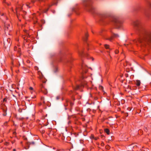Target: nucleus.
Returning <instances> with one entry per match:
<instances>
[{"label": "nucleus", "instance_id": "nucleus-1", "mask_svg": "<svg viewBox=\"0 0 151 151\" xmlns=\"http://www.w3.org/2000/svg\"><path fill=\"white\" fill-rule=\"evenodd\" d=\"M133 25L138 35V37L134 40V42L140 46L147 47L151 46V32L145 29L138 19L134 21Z\"/></svg>", "mask_w": 151, "mask_h": 151}, {"label": "nucleus", "instance_id": "nucleus-2", "mask_svg": "<svg viewBox=\"0 0 151 151\" xmlns=\"http://www.w3.org/2000/svg\"><path fill=\"white\" fill-rule=\"evenodd\" d=\"M101 22L104 24H113L116 28H119L122 27V22L117 17H113L107 12H104L97 14Z\"/></svg>", "mask_w": 151, "mask_h": 151}, {"label": "nucleus", "instance_id": "nucleus-3", "mask_svg": "<svg viewBox=\"0 0 151 151\" xmlns=\"http://www.w3.org/2000/svg\"><path fill=\"white\" fill-rule=\"evenodd\" d=\"M83 3L84 9L92 14L96 13L92 5L91 0H83Z\"/></svg>", "mask_w": 151, "mask_h": 151}, {"label": "nucleus", "instance_id": "nucleus-4", "mask_svg": "<svg viewBox=\"0 0 151 151\" xmlns=\"http://www.w3.org/2000/svg\"><path fill=\"white\" fill-rule=\"evenodd\" d=\"M87 71L88 68L84 64H82L81 66V70L80 71L82 79H84L86 77L84 76V73H86Z\"/></svg>", "mask_w": 151, "mask_h": 151}, {"label": "nucleus", "instance_id": "nucleus-5", "mask_svg": "<svg viewBox=\"0 0 151 151\" xmlns=\"http://www.w3.org/2000/svg\"><path fill=\"white\" fill-rule=\"evenodd\" d=\"M12 29V26L10 22H4V30L6 33L10 31Z\"/></svg>", "mask_w": 151, "mask_h": 151}, {"label": "nucleus", "instance_id": "nucleus-6", "mask_svg": "<svg viewBox=\"0 0 151 151\" xmlns=\"http://www.w3.org/2000/svg\"><path fill=\"white\" fill-rule=\"evenodd\" d=\"M45 0H31L32 3L35 2L36 4L38 6H40V4L42 6L44 5V3Z\"/></svg>", "mask_w": 151, "mask_h": 151}, {"label": "nucleus", "instance_id": "nucleus-7", "mask_svg": "<svg viewBox=\"0 0 151 151\" xmlns=\"http://www.w3.org/2000/svg\"><path fill=\"white\" fill-rule=\"evenodd\" d=\"M78 54L81 57L84 56H87L88 55V54L87 53H84L83 52V49L79 50L78 51Z\"/></svg>", "mask_w": 151, "mask_h": 151}, {"label": "nucleus", "instance_id": "nucleus-8", "mask_svg": "<svg viewBox=\"0 0 151 151\" xmlns=\"http://www.w3.org/2000/svg\"><path fill=\"white\" fill-rule=\"evenodd\" d=\"M22 7H20L18 8V9H16V12L17 15L18 14H22V12H23V13L24 14L26 13V12L25 11H22Z\"/></svg>", "mask_w": 151, "mask_h": 151}, {"label": "nucleus", "instance_id": "nucleus-9", "mask_svg": "<svg viewBox=\"0 0 151 151\" xmlns=\"http://www.w3.org/2000/svg\"><path fill=\"white\" fill-rule=\"evenodd\" d=\"M64 105L65 107L68 106L69 105H70L71 106H72L73 105V103L70 100L68 99L66 100L65 103Z\"/></svg>", "mask_w": 151, "mask_h": 151}, {"label": "nucleus", "instance_id": "nucleus-10", "mask_svg": "<svg viewBox=\"0 0 151 151\" xmlns=\"http://www.w3.org/2000/svg\"><path fill=\"white\" fill-rule=\"evenodd\" d=\"M119 37V35L117 34H115L111 32V37L109 38L108 39L110 41H111L112 39V38L114 37L117 38Z\"/></svg>", "mask_w": 151, "mask_h": 151}, {"label": "nucleus", "instance_id": "nucleus-11", "mask_svg": "<svg viewBox=\"0 0 151 151\" xmlns=\"http://www.w3.org/2000/svg\"><path fill=\"white\" fill-rule=\"evenodd\" d=\"M51 6V5L49 4L47 5L46 7L42 8V11L44 12H46L48 9V8Z\"/></svg>", "mask_w": 151, "mask_h": 151}, {"label": "nucleus", "instance_id": "nucleus-12", "mask_svg": "<svg viewBox=\"0 0 151 151\" xmlns=\"http://www.w3.org/2000/svg\"><path fill=\"white\" fill-rule=\"evenodd\" d=\"M142 12L143 14L144 15V16H145L147 18H149V14L147 12H146L145 10H144L143 12Z\"/></svg>", "mask_w": 151, "mask_h": 151}, {"label": "nucleus", "instance_id": "nucleus-13", "mask_svg": "<svg viewBox=\"0 0 151 151\" xmlns=\"http://www.w3.org/2000/svg\"><path fill=\"white\" fill-rule=\"evenodd\" d=\"M78 8L77 6H76L72 8V11L77 14V11L78 10Z\"/></svg>", "mask_w": 151, "mask_h": 151}, {"label": "nucleus", "instance_id": "nucleus-14", "mask_svg": "<svg viewBox=\"0 0 151 151\" xmlns=\"http://www.w3.org/2000/svg\"><path fill=\"white\" fill-rule=\"evenodd\" d=\"M42 88H41V91L45 94H47V90L43 87V86L42 85Z\"/></svg>", "mask_w": 151, "mask_h": 151}, {"label": "nucleus", "instance_id": "nucleus-15", "mask_svg": "<svg viewBox=\"0 0 151 151\" xmlns=\"http://www.w3.org/2000/svg\"><path fill=\"white\" fill-rule=\"evenodd\" d=\"M14 49L15 51H17L19 54L20 53V50L19 48L15 46L14 47Z\"/></svg>", "mask_w": 151, "mask_h": 151}, {"label": "nucleus", "instance_id": "nucleus-16", "mask_svg": "<svg viewBox=\"0 0 151 151\" xmlns=\"http://www.w3.org/2000/svg\"><path fill=\"white\" fill-rule=\"evenodd\" d=\"M140 83H141V82L140 81L138 80H137L136 81V85L137 86H140Z\"/></svg>", "mask_w": 151, "mask_h": 151}, {"label": "nucleus", "instance_id": "nucleus-17", "mask_svg": "<svg viewBox=\"0 0 151 151\" xmlns=\"http://www.w3.org/2000/svg\"><path fill=\"white\" fill-rule=\"evenodd\" d=\"M10 41V39L8 38L7 39V40L5 41H4V44H9Z\"/></svg>", "mask_w": 151, "mask_h": 151}, {"label": "nucleus", "instance_id": "nucleus-18", "mask_svg": "<svg viewBox=\"0 0 151 151\" xmlns=\"http://www.w3.org/2000/svg\"><path fill=\"white\" fill-rule=\"evenodd\" d=\"M105 131L107 134H109V130L108 129H105Z\"/></svg>", "mask_w": 151, "mask_h": 151}, {"label": "nucleus", "instance_id": "nucleus-19", "mask_svg": "<svg viewBox=\"0 0 151 151\" xmlns=\"http://www.w3.org/2000/svg\"><path fill=\"white\" fill-rule=\"evenodd\" d=\"M81 82L82 83L83 85H86L87 84V82L85 81L84 80H82L81 81Z\"/></svg>", "mask_w": 151, "mask_h": 151}, {"label": "nucleus", "instance_id": "nucleus-20", "mask_svg": "<svg viewBox=\"0 0 151 151\" xmlns=\"http://www.w3.org/2000/svg\"><path fill=\"white\" fill-rule=\"evenodd\" d=\"M104 47L106 49H110V48L109 47V46L107 44H105L104 45Z\"/></svg>", "mask_w": 151, "mask_h": 151}, {"label": "nucleus", "instance_id": "nucleus-21", "mask_svg": "<svg viewBox=\"0 0 151 151\" xmlns=\"http://www.w3.org/2000/svg\"><path fill=\"white\" fill-rule=\"evenodd\" d=\"M5 1L6 0H2V2L3 3L6 4L8 6H9L10 5V4L6 2Z\"/></svg>", "mask_w": 151, "mask_h": 151}, {"label": "nucleus", "instance_id": "nucleus-22", "mask_svg": "<svg viewBox=\"0 0 151 151\" xmlns=\"http://www.w3.org/2000/svg\"><path fill=\"white\" fill-rule=\"evenodd\" d=\"M58 71V68L57 67H55L54 70V72L55 73H56Z\"/></svg>", "mask_w": 151, "mask_h": 151}, {"label": "nucleus", "instance_id": "nucleus-23", "mask_svg": "<svg viewBox=\"0 0 151 151\" xmlns=\"http://www.w3.org/2000/svg\"><path fill=\"white\" fill-rule=\"evenodd\" d=\"M76 90H77L79 88V86L78 85H77L75 87H73Z\"/></svg>", "mask_w": 151, "mask_h": 151}, {"label": "nucleus", "instance_id": "nucleus-24", "mask_svg": "<svg viewBox=\"0 0 151 151\" xmlns=\"http://www.w3.org/2000/svg\"><path fill=\"white\" fill-rule=\"evenodd\" d=\"M29 4H30L28 2L26 3V5L27 7H28L29 8H30V6H29Z\"/></svg>", "mask_w": 151, "mask_h": 151}, {"label": "nucleus", "instance_id": "nucleus-25", "mask_svg": "<svg viewBox=\"0 0 151 151\" xmlns=\"http://www.w3.org/2000/svg\"><path fill=\"white\" fill-rule=\"evenodd\" d=\"M148 6L151 7V2H149L148 3Z\"/></svg>", "mask_w": 151, "mask_h": 151}, {"label": "nucleus", "instance_id": "nucleus-26", "mask_svg": "<svg viewBox=\"0 0 151 151\" xmlns=\"http://www.w3.org/2000/svg\"><path fill=\"white\" fill-rule=\"evenodd\" d=\"M87 37H88V35H87V34H86V37L85 38V41H86Z\"/></svg>", "mask_w": 151, "mask_h": 151}, {"label": "nucleus", "instance_id": "nucleus-27", "mask_svg": "<svg viewBox=\"0 0 151 151\" xmlns=\"http://www.w3.org/2000/svg\"><path fill=\"white\" fill-rule=\"evenodd\" d=\"M4 111H5V113H4V114H3V115L4 116H5L6 114V111L4 110Z\"/></svg>", "mask_w": 151, "mask_h": 151}, {"label": "nucleus", "instance_id": "nucleus-28", "mask_svg": "<svg viewBox=\"0 0 151 151\" xmlns=\"http://www.w3.org/2000/svg\"><path fill=\"white\" fill-rule=\"evenodd\" d=\"M106 148L107 149H109V148H110V147L109 146V145H108V146H106Z\"/></svg>", "mask_w": 151, "mask_h": 151}, {"label": "nucleus", "instance_id": "nucleus-29", "mask_svg": "<svg viewBox=\"0 0 151 151\" xmlns=\"http://www.w3.org/2000/svg\"><path fill=\"white\" fill-rule=\"evenodd\" d=\"M7 100V99L6 98H4L3 99V101H6Z\"/></svg>", "mask_w": 151, "mask_h": 151}, {"label": "nucleus", "instance_id": "nucleus-30", "mask_svg": "<svg viewBox=\"0 0 151 151\" xmlns=\"http://www.w3.org/2000/svg\"><path fill=\"white\" fill-rule=\"evenodd\" d=\"M104 143L103 142H102L101 143V146H104Z\"/></svg>", "mask_w": 151, "mask_h": 151}, {"label": "nucleus", "instance_id": "nucleus-31", "mask_svg": "<svg viewBox=\"0 0 151 151\" xmlns=\"http://www.w3.org/2000/svg\"><path fill=\"white\" fill-rule=\"evenodd\" d=\"M18 63H19V65H16V66H19L20 65V63H19V62L18 61Z\"/></svg>", "mask_w": 151, "mask_h": 151}, {"label": "nucleus", "instance_id": "nucleus-32", "mask_svg": "<svg viewBox=\"0 0 151 151\" xmlns=\"http://www.w3.org/2000/svg\"><path fill=\"white\" fill-rule=\"evenodd\" d=\"M119 52V51L118 50H116L115 51V52L116 54H117Z\"/></svg>", "mask_w": 151, "mask_h": 151}, {"label": "nucleus", "instance_id": "nucleus-33", "mask_svg": "<svg viewBox=\"0 0 151 151\" xmlns=\"http://www.w3.org/2000/svg\"><path fill=\"white\" fill-rule=\"evenodd\" d=\"M29 89L30 90H32L33 89V88H32V87H30L29 88Z\"/></svg>", "mask_w": 151, "mask_h": 151}, {"label": "nucleus", "instance_id": "nucleus-34", "mask_svg": "<svg viewBox=\"0 0 151 151\" xmlns=\"http://www.w3.org/2000/svg\"><path fill=\"white\" fill-rule=\"evenodd\" d=\"M93 138L96 140H97L98 139V138H97V137H95V138L94 137Z\"/></svg>", "mask_w": 151, "mask_h": 151}, {"label": "nucleus", "instance_id": "nucleus-35", "mask_svg": "<svg viewBox=\"0 0 151 151\" xmlns=\"http://www.w3.org/2000/svg\"><path fill=\"white\" fill-rule=\"evenodd\" d=\"M5 145H9V143H8V142H6V144H5Z\"/></svg>", "mask_w": 151, "mask_h": 151}, {"label": "nucleus", "instance_id": "nucleus-36", "mask_svg": "<svg viewBox=\"0 0 151 151\" xmlns=\"http://www.w3.org/2000/svg\"><path fill=\"white\" fill-rule=\"evenodd\" d=\"M72 93H73L72 91H71L70 92V94Z\"/></svg>", "mask_w": 151, "mask_h": 151}, {"label": "nucleus", "instance_id": "nucleus-37", "mask_svg": "<svg viewBox=\"0 0 151 151\" xmlns=\"http://www.w3.org/2000/svg\"><path fill=\"white\" fill-rule=\"evenodd\" d=\"M95 100H97L98 99V98L97 97H95Z\"/></svg>", "mask_w": 151, "mask_h": 151}, {"label": "nucleus", "instance_id": "nucleus-38", "mask_svg": "<svg viewBox=\"0 0 151 151\" xmlns=\"http://www.w3.org/2000/svg\"><path fill=\"white\" fill-rule=\"evenodd\" d=\"M7 123V122H5L4 124L5 125H6V124Z\"/></svg>", "mask_w": 151, "mask_h": 151}, {"label": "nucleus", "instance_id": "nucleus-39", "mask_svg": "<svg viewBox=\"0 0 151 151\" xmlns=\"http://www.w3.org/2000/svg\"><path fill=\"white\" fill-rule=\"evenodd\" d=\"M32 144H34V143H35V142H32V143H31Z\"/></svg>", "mask_w": 151, "mask_h": 151}, {"label": "nucleus", "instance_id": "nucleus-40", "mask_svg": "<svg viewBox=\"0 0 151 151\" xmlns=\"http://www.w3.org/2000/svg\"><path fill=\"white\" fill-rule=\"evenodd\" d=\"M60 59H59L58 60H57V61L58 62H59V61H60Z\"/></svg>", "mask_w": 151, "mask_h": 151}, {"label": "nucleus", "instance_id": "nucleus-41", "mask_svg": "<svg viewBox=\"0 0 151 151\" xmlns=\"http://www.w3.org/2000/svg\"><path fill=\"white\" fill-rule=\"evenodd\" d=\"M13 151H16V149H13Z\"/></svg>", "mask_w": 151, "mask_h": 151}, {"label": "nucleus", "instance_id": "nucleus-42", "mask_svg": "<svg viewBox=\"0 0 151 151\" xmlns=\"http://www.w3.org/2000/svg\"><path fill=\"white\" fill-rule=\"evenodd\" d=\"M72 99L73 100H74L75 99L73 98H72Z\"/></svg>", "mask_w": 151, "mask_h": 151}, {"label": "nucleus", "instance_id": "nucleus-43", "mask_svg": "<svg viewBox=\"0 0 151 151\" xmlns=\"http://www.w3.org/2000/svg\"><path fill=\"white\" fill-rule=\"evenodd\" d=\"M57 99H59L58 97H57Z\"/></svg>", "mask_w": 151, "mask_h": 151}, {"label": "nucleus", "instance_id": "nucleus-44", "mask_svg": "<svg viewBox=\"0 0 151 151\" xmlns=\"http://www.w3.org/2000/svg\"><path fill=\"white\" fill-rule=\"evenodd\" d=\"M43 99H44V98H43V97H42V100H43Z\"/></svg>", "mask_w": 151, "mask_h": 151}, {"label": "nucleus", "instance_id": "nucleus-45", "mask_svg": "<svg viewBox=\"0 0 151 151\" xmlns=\"http://www.w3.org/2000/svg\"><path fill=\"white\" fill-rule=\"evenodd\" d=\"M135 11H137V9H135Z\"/></svg>", "mask_w": 151, "mask_h": 151}, {"label": "nucleus", "instance_id": "nucleus-46", "mask_svg": "<svg viewBox=\"0 0 151 151\" xmlns=\"http://www.w3.org/2000/svg\"><path fill=\"white\" fill-rule=\"evenodd\" d=\"M12 64L13 65V64H13V62L12 63Z\"/></svg>", "mask_w": 151, "mask_h": 151}, {"label": "nucleus", "instance_id": "nucleus-47", "mask_svg": "<svg viewBox=\"0 0 151 151\" xmlns=\"http://www.w3.org/2000/svg\"><path fill=\"white\" fill-rule=\"evenodd\" d=\"M13 134H15V132H14L13 133Z\"/></svg>", "mask_w": 151, "mask_h": 151}, {"label": "nucleus", "instance_id": "nucleus-48", "mask_svg": "<svg viewBox=\"0 0 151 151\" xmlns=\"http://www.w3.org/2000/svg\"><path fill=\"white\" fill-rule=\"evenodd\" d=\"M55 4V3H54L52 5V4Z\"/></svg>", "mask_w": 151, "mask_h": 151}, {"label": "nucleus", "instance_id": "nucleus-49", "mask_svg": "<svg viewBox=\"0 0 151 151\" xmlns=\"http://www.w3.org/2000/svg\"><path fill=\"white\" fill-rule=\"evenodd\" d=\"M12 143H14V142H12Z\"/></svg>", "mask_w": 151, "mask_h": 151}, {"label": "nucleus", "instance_id": "nucleus-50", "mask_svg": "<svg viewBox=\"0 0 151 151\" xmlns=\"http://www.w3.org/2000/svg\"><path fill=\"white\" fill-rule=\"evenodd\" d=\"M11 69L12 70V67H11Z\"/></svg>", "mask_w": 151, "mask_h": 151}, {"label": "nucleus", "instance_id": "nucleus-51", "mask_svg": "<svg viewBox=\"0 0 151 151\" xmlns=\"http://www.w3.org/2000/svg\"><path fill=\"white\" fill-rule=\"evenodd\" d=\"M55 12V11H54V12H53V13H54Z\"/></svg>", "mask_w": 151, "mask_h": 151}]
</instances>
